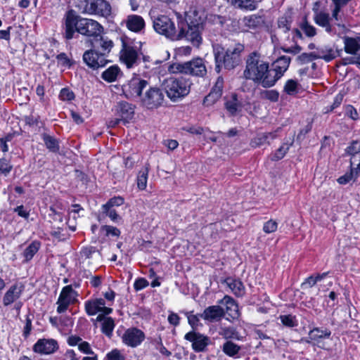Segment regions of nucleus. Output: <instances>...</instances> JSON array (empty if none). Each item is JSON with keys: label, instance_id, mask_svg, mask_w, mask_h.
Instances as JSON below:
<instances>
[{"label": "nucleus", "instance_id": "obj_1", "mask_svg": "<svg viewBox=\"0 0 360 360\" xmlns=\"http://www.w3.org/2000/svg\"><path fill=\"white\" fill-rule=\"evenodd\" d=\"M196 10H191L186 14V20H180L176 27L174 22L166 15H160L153 19L155 31L171 40L186 39L193 46H199L202 42L203 30L202 19L198 16Z\"/></svg>", "mask_w": 360, "mask_h": 360}, {"label": "nucleus", "instance_id": "obj_2", "mask_svg": "<svg viewBox=\"0 0 360 360\" xmlns=\"http://www.w3.org/2000/svg\"><path fill=\"white\" fill-rule=\"evenodd\" d=\"M64 37L70 40L75 32L87 37H96L101 34L103 27L97 21L82 18L73 10H69L64 16Z\"/></svg>", "mask_w": 360, "mask_h": 360}, {"label": "nucleus", "instance_id": "obj_3", "mask_svg": "<svg viewBox=\"0 0 360 360\" xmlns=\"http://www.w3.org/2000/svg\"><path fill=\"white\" fill-rule=\"evenodd\" d=\"M243 75L245 79L260 84L264 88L273 86L271 77H270L269 63L256 51L250 53L247 56Z\"/></svg>", "mask_w": 360, "mask_h": 360}, {"label": "nucleus", "instance_id": "obj_4", "mask_svg": "<svg viewBox=\"0 0 360 360\" xmlns=\"http://www.w3.org/2000/svg\"><path fill=\"white\" fill-rule=\"evenodd\" d=\"M351 0H332L334 8L332 9L331 16L325 11H316L314 16V21L316 25L325 29L330 34L335 35L342 33L345 26L341 22L342 17L340 14L343 6Z\"/></svg>", "mask_w": 360, "mask_h": 360}, {"label": "nucleus", "instance_id": "obj_5", "mask_svg": "<svg viewBox=\"0 0 360 360\" xmlns=\"http://www.w3.org/2000/svg\"><path fill=\"white\" fill-rule=\"evenodd\" d=\"M213 49L215 71L219 73L222 68L231 70L239 65L241 62V53L244 51V46L238 43L225 49L217 44L213 46Z\"/></svg>", "mask_w": 360, "mask_h": 360}, {"label": "nucleus", "instance_id": "obj_6", "mask_svg": "<svg viewBox=\"0 0 360 360\" xmlns=\"http://www.w3.org/2000/svg\"><path fill=\"white\" fill-rule=\"evenodd\" d=\"M162 85L167 97L172 102H176L189 94L191 82L183 77H170L164 80Z\"/></svg>", "mask_w": 360, "mask_h": 360}, {"label": "nucleus", "instance_id": "obj_7", "mask_svg": "<svg viewBox=\"0 0 360 360\" xmlns=\"http://www.w3.org/2000/svg\"><path fill=\"white\" fill-rule=\"evenodd\" d=\"M172 71L174 73H181L200 77H203L207 75L205 63L201 58H195L190 61L182 63H174L172 66Z\"/></svg>", "mask_w": 360, "mask_h": 360}, {"label": "nucleus", "instance_id": "obj_8", "mask_svg": "<svg viewBox=\"0 0 360 360\" xmlns=\"http://www.w3.org/2000/svg\"><path fill=\"white\" fill-rule=\"evenodd\" d=\"M141 103L149 110H154L162 106L165 102L163 91L158 86H149L141 96Z\"/></svg>", "mask_w": 360, "mask_h": 360}, {"label": "nucleus", "instance_id": "obj_9", "mask_svg": "<svg viewBox=\"0 0 360 360\" xmlns=\"http://www.w3.org/2000/svg\"><path fill=\"white\" fill-rule=\"evenodd\" d=\"M84 13L108 17L111 13V6L105 0H84Z\"/></svg>", "mask_w": 360, "mask_h": 360}, {"label": "nucleus", "instance_id": "obj_10", "mask_svg": "<svg viewBox=\"0 0 360 360\" xmlns=\"http://www.w3.org/2000/svg\"><path fill=\"white\" fill-rule=\"evenodd\" d=\"M148 86V82L140 77H133L128 82L123 85L122 91L127 98L141 99L142 91Z\"/></svg>", "mask_w": 360, "mask_h": 360}, {"label": "nucleus", "instance_id": "obj_11", "mask_svg": "<svg viewBox=\"0 0 360 360\" xmlns=\"http://www.w3.org/2000/svg\"><path fill=\"white\" fill-rule=\"evenodd\" d=\"M291 62V58L282 56L275 60L270 66V73L273 86L284 75Z\"/></svg>", "mask_w": 360, "mask_h": 360}, {"label": "nucleus", "instance_id": "obj_12", "mask_svg": "<svg viewBox=\"0 0 360 360\" xmlns=\"http://www.w3.org/2000/svg\"><path fill=\"white\" fill-rule=\"evenodd\" d=\"M83 60L86 65L93 70L103 68L110 62L105 56V53H101L91 49L86 51L83 54Z\"/></svg>", "mask_w": 360, "mask_h": 360}, {"label": "nucleus", "instance_id": "obj_13", "mask_svg": "<svg viewBox=\"0 0 360 360\" xmlns=\"http://www.w3.org/2000/svg\"><path fill=\"white\" fill-rule=\"evenodd\" d=\"M77 292L73 290L72 285L65 286L58 297L56 304H58L57 312L64 313L68 307L77 301Z\"/></svg>", "mask_w": 360, "mask_h": 360}, {"label": "nucleus", "instance_id": "obj_14", "mask_svg": "<svg viewBox=\"0 0 360 360\" xmlns=\"http://www.w3.org/2000/svg\"><path fill=\"white\" fill-rule=\"evenodd\" d=\"M120 58L128 68H131L139 64V55L135 47L123 41Z\"/></svg>", "mask_w": 360, "mask_h": 360}, {"label": "nucleus", "instance_id": "obj_15", "mask_svg": "<svg viewBox=\"0 0 360 360\" xmlns=\"http://www.w3.org/2000/svg\"><path fill=\"white\" fill-rule=\"evenodd\" d=\"M84 308L89 316H94L101 312L103 314H110L112 309L105 306V302L102 298L89 300L85 302Z\"/></svg>", "mask_w": 360, "mask_h": 360}, {"label": "nucleus", "instance_id": "obj_16", "mask_svg": "<svg viewBox=\"0 0 360 360\" xmlns=\"http://www.w3.org/2000/svg\"><path fill=\"white\" fill-rule=\"evenodd\" d=\"M144 333L137 328H128L122 335V342L131 347H136L145 340Z\"/></svg>", "mask_w": 360, "mask_h": 360}, {"label": "nucleus", "instance_id": "obj_17", "mask_svg": "<svg viewBox=\"0 0 360 360\" xmlns=\"http://www.w3.org/2000/svg\"><path fill=\"white\" fill-rule=\"evenodd\" d=\"M184 338L192 342V348L196 352H204L210 342L207 336L195 331L187 333Z\"/></svg>", "mask_w": 360, "mask_h": 360}, {"label": "nucleus", "instance_id": "obj_18", "mask_svg": "<svg viewBox=\"0 0 360 360\" xmlns=\"http://www.w3.org/2000/svg\"><path fill=\"white\" fill-rule=\"evenodd\" d=\"M58 349V345L54 339L42 338L37 341L33 346V350L41 354H50Z\"/></svg>", "mask_w": 360, "mask_h": 360}, {"label": "nucleus", "instance_id": "obj_19", "mask_svg": "<svg viewBox=\"0 0 360 360\" xmlns=\"http://www.w3.org/2000/svg\"><path fill=\"white\" fill-rule=\"evenodd\" d=\"M25 285L22 283H15L6 292L3 297V304L8 307L15 302L22 295Z\"/></svg>", "mask_w": 360, "mask_h": 360}, {"label": "nucleus", "instance_id": "obj_20", "mask_svg": "<svg viewBox=\"0 0 360 360\" xmlns=\"http://www.w3.org/2000/svg\"><path fill=\"white\" fill-rule=\"evenodd\" d=\"M201 319L213 323L220 321L225 316L224 309L219 305H212L205 308L202 313L200 314Z\"/></svg>", "mask_w": 360, "mask_h": 360}, {"label": "nucleus", "instance_id": "obj_21", "mask_svg": "<svg viewBox=\"0 0 360 360\" xmlns=\"http://www.w3.org/2000/svg\"><path fill=\"white\" fill-rule=\"evenodd\" d=\"M346 153L350 156V169H354L360 174V143L353 141L346 148Z\"/></svg>", "mask_w": 360, "mask_h": 360}, {"label": "nucleus", "instance_id": "obj_22", "mask_svg": "<svg viewBox=\"0 0 360 360\" xmlns=\"http://www.w3.org/2000/svg\"><path fill=\"white\" fill-rule=\"evenodd\" d=\"M91 49L99 53H105V56H108L113 46V42L108 38L103 37L98 34L91 40Z\"/></svg>", "mask_w": 360, "mask_h": 360}, {"label": "nucleus", "instance_id": "obj_23", "mask_svg": "<svg viewBox=\"0 0 360 360\" xmlns=\"http://www.w3.org/2000/svg\"><path fill=\"white\" fill-rule=\"evenodd\" d=\"M224 79L219 77L217 78L214 86L212 87L210 94L203 99V105L206 106L211 105L217 102L222 95Z\"/></svg>", "mask_w": 360, "mask_h": 360}, {"label": "nucleus", "instance_id": "obj_24", "mask_svg": "<svg viewBox=\"0 0 360 360\" xmlns=\"http://www.w3.org/2000/svg\"><path fill=\"white\" fill-rule=\"evenodd\" d=\"M124 23L128 30L136 33L141 32L146 27L143 17L135 14L127 15Z\"/></svg>", "mask_w": 360, "mask_h": 360}, {"label": "nucleus", "instance_id": "obj_25", "mask_svg": "<svg viewBox=\"0 0 360 360\" xmlns=\"http://www.w3.org/2000/svg\"><path fill=\"white\" fill-rule=\"evenodd\" d=\"M135 106L127 101H120L116 105V112L124 122H128L134 115Z\"/></svg>", "mask_w": 360, "mask_h": 360}, {"label": "nucleus", "instance_id": "obj_26", "mask_svg": "<svg viewBox=\"0 0 360 360\" xmlns=\"http://www.w3.org/2000/svg\"><path fill=\"white\" fill-rule=\"evenodd\" d=\"M218 304L225 306V314L226 313L233 319H236L239 317L238 306L231 297L225 295L223 299L218 301Z\"/></svg>", "mask_w": 360, "mask_h": 360}, {"label": "nucleus", "instance_id": "obj_27", "mask_svg": "<svg viewBox=\"0 0 360 360\" xmlns=\"http://www.w3.org/2000/svg\"><path fill=\"white\" fill-rule=\"evenodd\" d=\"M345 51L350 55H356L360 51V37L345 36L342 38Z\"/></svg>", "mask_w": 360, "mask_h": 360}, {"label": "nucleus", "instance_id": "obj_28", "mask_svg": "<svg viewBox=\"0 0 360 360\" xmlns=\"http://www.w3.org/2000/svg\"><path fill=\"white\" fill-rule=\"evenodd\" d=\"M276 137V131L259 134L251 140L250 145L252 147L257 148L264 143L269 144L270 141L275 139Z\"/></svg>", "mask_w": 360, "mask_h": 360}, {"label": "nucleus", "instance_id": "obj_29", "mask_svg": "<svg viewBox=\"0 0 360 360\" xmlns=\"http://www.w3.org/2000/svg\"><path fill=\"white\" fill-rule=\"evenodd\" d=\"M122 75L120 68L116 65H112L104 70L101 74V78L108 82H115Z\"/></svg>", "mask_w": 360, "mask_h": 360}, {"label": "nucleus", "instance_id": "obj_30", "mask_svg": "<svg viewBox=\"0 0 360 360\" xmlns=\"http://www.w3.org/2000/svg\"><path fill=\"white\" fill-rule=\"evenodd\" d=\"M231 5L246 11H254L262 0H228Z\"/></svg>", "mask_w": 360, "mask_h": 360}, {"label": "nucleus", "instance_id": "obj_31", "mask_svg": "<svg viewBox=\"0 0 360 360\" xmlns=\"http://www.w3.org/2000/svg\"><path fill=\"white\" fill-rule=\"evenodd\" d=\"M225 282L236 296L242 297L245 294L244 285L240 280L228 278Z\"/></svg>", "mask_w": 360, "mask_h": 360}, {"label": "nucleus", "instance_id": "obj_32", "mask_svg": "<svg viewBox=\"0 0 360 360\" xmlns=\"http://www.w3.org/2000/svg\"><path fill=\"white\" fill-rule=\"evenodd\" d=\"M242 23L248 30H254L260 27L264 23V20L260 15H250L244 17Z\"/></svg>", "mask_w": 360, "mask_h": 360}, {"label": "nucleus", "instance_id": "obj_33", "mask_svg": "<svg viewBox=\"0 0 360 360\" xmlns=\"http://www.w3.org/2000/svg\"><path fill=\"white\" fill-rule=\"evenodd\" d=\"M330 335V330L327 328H314L309 331L308 338L311 341H318L320 339L328 338Z\"/></svg>", "mask_w": 360, "mask_h": 360}, {"label": "nucleus", "instance_id": "obj_34", "mask_svg": "<svg viewBox=\"0 0 360 360\" xmlns=\"http://www.w3.org/2000/svg\"><path fill=\"white\" fill-rule=\"evenodd\" d=\"M41 138L49 151L55 153L59 151V142L55 137L44 133L41 135Z\"/></svg>", "mask_w": 360, "mask_h": 360}, {"label": "nucleus", "instance_id": "obj_35", "mask_svg": "<svg viewBox=\"0 0 360 360\" xmlns=\"http://www.w3.org/2000/svg\"><path fill=\"white\" fill-rule=\"evenodd\" d=\"M149 172V164H146L138 174L136 178L137 186L140 190H145L147 186L148 175Z\"/></svg>", "mask_w": 360, "mask_h": 360}, {"label": "nucleus", "instance_id": "obj_36", "mask_svg": "<svg viewBox=\"0 0 360 360\" xmlns=\"http://www.w3.org/2000/svg\"><path fill=\"white\" fill-rule=\"evenodd\" d=\"M222 350L227 356L236 358L240 350V347L231 341H226L223 345Z\"/></svg>", "mask_w": 360, "mask_h": 360}, {"label": "nucleus", "instance_id": "obj_37", "mask_svg": "<svg viewBox=\"0 0 360 360\" xmlns=\"http://www.w3.org/2000/svg\"><path fill=\"white\" fill-rule=\"evenodd\" d=\"M314 53L316 56H320L318 59H323L326 62H329L335 58V54L333 50L328 47L319 48L317 49V51Z\"/></svg>", "mask_w": 360, "mask_h": 360}, {"label": "nucleus", "instance_id": "obj_38", "mask_svg": "<svg viewBox=\"0 0 360 360\" xmlns=\"http://www.w3.org/2000/svg\"><path fill=\"white\" fill-rule=\"evenodd\" d=\"M299 83L295 79H288L283 86L284 92L290 96L295 95L299 91Z\"/></svg>", "mask_w": 360, "mask_h": 360}, {"label": "nucleus", "instance_id": "obj_39", "mask_svg": "<svg viewBox=\"0 0 360 360\" xmlns=\"http://www.w3.org/2000/svg\"><path fill=\"white\" fill-rule=\"evenodd\" d=\"M115 325L112 318L107 317L103 319L101 326V331L108 338H110Z\"/></svg>", "mask_w": 360, "mask_h": 360}, {"label": "nucleus", "instance_id": "obj_40", "mask_svg": "<svg viewBox=\"0 0 360 360\" xmlns=\"http://www.w3.org/2000/svg\"><path fill=\"white\" fill-rule=\"evenodd\" d=\"M293 141L292 140L290 143H283L276 152L271 155V160L272 161H278L281 160L286 153L288 151L290 147L292 145Z\"/></svg>", "mask_w": 360, "mask_h": 360}, {"label": "nucleus", "instance_id": "obj_41", "mask_svg": "<svg viewBox=\"0 0 360 360\" xmlns=\"http://www.w3.org/2000/svg\"><path fill=\"white\" fill-rule=\"evenodd\" d=\"M40 247V243L37 241H33L30 244L23 252L24 257L27 262L31 260L34 255L37 252Z\"/></svg>", "mask_w": 360, "mask_h": 360}, {"label": "nucleus", "instance_id": "obj_42", "mask_svg": "<svg viewBox=\"0 0 360 360\" xmlns=\"http://www.w3.org/2000/svg\"><path fill=\"white\" fill-rule=\"evenodd\" d=\"M359 175V174L355 172L354 169H350L349 172H347L344 175L340 176L337 181L340 184L345 185L351 181H355Z\"/></svg>", "mask_w": 360, "mask_h": 360}, {"label": "nucleus", "instance_id": "obj_43", "mask_svg": "<svg viewBox=\"0 0 360 360\" xmlns=\"http://www.w3.org/2000/svg\"><path fill=\"white\" fill-rule=\"evenodd\" d=\"M300 29L304 32L308 37H313L316 34V29L314 26L309 24L305 17L300 25Z\"/></svg>", "mask_w": 360, "mask_h": 360}, {"label": "nucleus", "instance_id": "obj_44", "mask_svg": "<svg viewBox=\"0 0 360 360\" xmlns=\"http://www.w3.org/2000/svg\"><path fill=\"white\" fill-rule=\"evenodd\" d=\"M102 214L108 217L115 223H118L122 219L114 208L107 207L104 205L102 206Z\"/></svg>", "mask_w": 360, "mask_h": 360}, {"label": "nucleus", "instance_id": "obj_45", "mask_svg": "<svg viewBox=\"0 0 360 360\" xmlns=\"http://www.w3.org/2000/svg\"><path fill=\"white\" fill-rule=\"evenodd\" d=\"M260 95L262 98L274 103L277 102L279 98V93L275 89L262 91Z\"/></svg>", "mask_w": 360, "mask_h": 360}, {"label": "nucleus", "instance_id": "obj_46", "mask_svg": "<svg viewBox=\"0 0 360 360\" xmlns=\"http://www.w3.org/2000/svg\"><path fill=\"white\" fill-rule=\"evenodd\" d=\"M225 105L226 108L230 113L235 114L237 112L239 107V103L237 99L236 94H233L231 96V99L227 101L225 103Z\"/></svg>", "mask_w": 360, "mask_h": 360}, {"label": "nucleus", "instance_id": "obj_47", "mask_svg": "<svg viewBox=\"0 0 360 360\" xmlns=\"http://www.w3.org/2000/svg\"><path fill=\"white\" fill-rule=\"evenodd\" d=\"M13 169V165L11 161L6 158H2L0 159V173L4 176H8Z\"/></svg>", "mask_w": 360, "mask_h": 360}, {"label": "nucleus", "instance_id": "obj_48", "mask_svg": "<svg viewBox=\"0 0 360 360\" xmlns=\"http://www.w3.org/2000/svg\"><path fill=\"white\" fill-rule=\"evenodd\" d=\"M219 335L225 339H234L238 338V333L233 327L221 328Z\"/></svg>", "mask_w": 360, "mask_h": 360}, {"label": "nucleus", "instance_id": "obj_49", "mask_svg": "<svg viewBox=\"0 0 360 360\" xmlns=\"http://www.w3.org/2000/svg\"><path fill=\"white\" fill-rule=\"evenodd\" d=\"M59 98L63 101H71L75 99V96L72 91L68 88H63L60 90Z\"/></svg>", "mask_w": 360, "mask_h": 360}, {"label": "nucleus", "instance_id": "obj_50", "mask_svg": "<svg viewBox=\"0 0 360 360\" xmlns=\"http://www.w3.org/2000/svg\"><path fill=\"white\" fill-rule=\"evenodd\" d=\"M188 323L193 328H196L200 325V319L201 318L200 314H193L192 311L186 312V314Z\"/></svg>", "mask_w": 360, "mask_h": 360}, {"label": "nucleus", "instance_id": "obj_51", "mask_svg": "<svg viewBox=\"0 0 360 360\" xmlns=\"http://www.w3.org/2000/svg\"><path fill=\"white\" fill-rule=\"evenodd\" d=\"M101 231H105L106 236H116L119 237L120 236V231L117 228L109 226V225H103L101 228Z\"/></svg>", "mask_w": 360, "mask_h": 360}, {"label": "nucleus", "instance_id": "obj_52", "mask_svg": "<svg viewBox=\"0 0 360 360\" xmlns=\"http://www.w3.org/2000/svg\"><path fill=\"white\" fill-rule=\"evenodd\" d=\"M319 57V56H316V54L314 52H311L309 53H303L297 57V60L300 63L304 64V63H309L314 60L318 59Z\"/></svg>", "mask_w": 360, "mask_h": 360}, {"label": "nucleus", "instance_id": "obj_53", "mask_svg": "<svg viewBox=\"0 0 360 360\" xmlns=\"http://www.w3.org/2000/svg\"><path fill=\"white\" fill-rule=\"evenodd\" d=\"M280 319L281 323L287 327H294L297 325L295 317L290 314L282 315Z\"/></svg>", "mask_w": 360, "mask_h": 360}, {"label": "nucleus", "instance_id": "obj_54", "mask_svg": "<svg viewBox=\"0 0 360 360\" xmlns=\"http://www.w3.org/2000/svg\"><path fill=\"white\" fill-rule=\"evenodd\" d=\"M277 228L278 223L273 219H270L264 224L263 231L266 233H271L275 232L277 230Z\"/></svg>", "mask_w": 360, "mask_h": 360}, {"label": "nucleus", "instance_id": "obj_55", "mask_svg": "<svg viewBox=\"0 0 360 360\" xmlns=\"http://www.w3.org/2000/svg\"><path fill=\"white\" fill-rule=\"evenodd\" d=\"M104 360H124V357L118 349H115L106 354Z\"/></svg>", "mask_w": 360, "mask_h": 360}, {"label": "nucleus", "instance_id": "obj_56", "mask_svg": "<svg viewBox=\"0 0 360 360\" xmlns=\"http://www.w3.org/2000/svg\"><path fill=\"white\" fill-rule=\"evenodd\" d=\"M278 26L279 28L283 29L284 32H287L290 29V21L287 17H281L278 20Z\"/></svg>", "mask_w": 360, "mask_h": 360}, {"label": "nucleus", "instance_id": "obj_57", "mask_svg": "<svg viewBox=\"0 0 360 360\" xmlns=\"http://www.w3.org/2000/svg\"><path fill=\"white\" fill-rule=\"evenodd\" d=\"M124 203V199L122 197H114L110 199L105 204L103 205L107 207H112L115 206H120Z\"/></svg>", "mask_w": 360, "mask_h": 360}, {"label": "nucleus", "instance_id": "obj_58", "mask_svg": "<svg viewBox=\"0 0 360 360\" xmlns=\"http://www.w3.org/2000/svg\"><path fill=\"white\" fill-rule=\"evenodd\" d=\"M78 349L81 352L84 354H94V352L92 350L91 345L88 342L82 340V342L79 343Z\"/></svg>", "mask_w": 360, "mask_h": 360}, {"label": "nucleus", "instance_id": "obj_59", "mask_svg": "<svg viewBox=\"0 0 360 360\" xmlns=\"http://www.w3.org/2000/svg\"><path fill=\"white\" fill-rule=\"evenodd\" d=\"M149 285L148 281L144 278H139L136 279L134 283V288L136 291H139Z\"/></svg>", "mask_w": 360, "mask_h": 360}, {"label": "nucleus", "instance_id": "obj_60", "mask_svg": "<svg viewBox=\"0 0 360 360\" xmlns=\"http://www.w3.org/2000/svg\"><path fill=\"white\" fill-rule=\"evenodd\" d=\"M346 115L353 120H356L359 119V113L352 105H348L347 107Z\"/></svg>", "mask_w": 360, "mask_h": 360}, {"label": "nucleus", "instance_id": "obj_61", "mask_svg": "<svg viewBox=\"0 0 360 360\" xmlns=\"http://www.w3.org/2000/svg\"><path fill=\"white\" fill-rule=\"evenodd\" d=\"M83 340L77 335H71L68 338V343L70 346H76L79 347L80 342H82Z\"/></svg>", "mask_w": 360, "mask_h": 360}, {"label": "nucleus", "instance_id": "obj_62", "mask_svg": "<svg viewBox=\"0 0 360 360\" xmlns=\"http://www.w3.org/2000/svg\"><path fill=\"white\" fill-rule=\"evenodd\" d=\"M281 49L285 53H292V54L295 55L301 51L302 48L299 45H295V46L288 47V48L282 47Z\"/></svg>", "mask_w": 360, "mask_h": 360}, {"label": "nucleus", "instance_id": "obj_63", "mask_svg": "<svg viewBox=\"0 0 360 360\" xmlns=\"http://www.w3.org/2000/svg\"><path fill=\"white\" fill-rule=\"evenodd\" d=\"M14 211L17 212L20 217H22L25 219H27L30 216L29 212L24 209L23 205L18 206L15 208Z\"/></svg>", "mask_w": 360, "mask_h": 360}, {"label": "nucleus", "instance_id": "obj_64", "mask_svg": "<svg viewBox=\"0 0 360 360\" xmlns=\"http://www.w3.org/2000/svg\"><path fill=\"white\" fill-rule=\"evenodd\" d=\"M180 317L177 314L171 313L168 316V321L173 326H178L179 324Z\"/></svg>", "mask_w": 360, "mask_h": 360}]
</instances>
